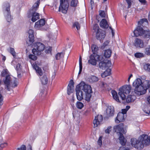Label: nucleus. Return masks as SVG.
I'll return each instance as SVG.
<instances>
[{"label": "nucleus", "mask_w": 150, "mask_h": 150, "mask_svg": "<svg viewBox=\"0 0 150 150\" xmlns=\"http://www.w3.org/2000/svg\"><path fill=\"white\" fill-rule=\"evenodd\" d=\"M51 51L52 47H49L46 48L45 52L46 53H51Z\"/></svg>", "instance_id": "49530a36"}, {"label": "nucleus", "mask_w": 150, "mask_h": 150, "mask_svg": "<svg viewBox=\"0 0 150 150\" xmlns=\"http://www.w3.org/2000/svg\"><path fill=\"white\" fill-rule=\"evenodd\" d=\"M112 51L110 49L107 50L105 51L104 53V56L107 58H109L111 56Z\"/></svg>", "instance_id": "473e14b6"}, {"label": "nucleus", "mask_w": 150, "mask_h": 150, "mask_svg": "<svg viewBox=\"0 0 150 150\" xmlns=\"http://www.w3.org/2000/svg\"><path fill=\"white\" fill-rule=\"evenodd\" d=\"M68 6V3L67 1H63V0H60V5L59 11H60L61 10L63 13H66L67 12Z\"/></svg>", "instance_id": "9b49d317"}, {"label": "nucleus", "mask_w": 150, "mask_h": 150, "mask_svg": "<svg viewBox=\"0 0 150 150\" xmlns=\"http://www.w3.org/2000/svg\"><path fill=\"white\" fill-rule=\"evenodd\" d=\"M34 68L36 71L38 75L41 76L43 75V73L41 69L37 65H34Z\"/></svg>", "instance_id": "393cba45"}, {"label": "nucleus", "mask_w": 150, "mask_h": 150, "mask_svg": "<svg viewBox=\"0 0 150 150\" xmlns=\"http://www.w3.org/2000/svg\"><path fill=\"white\" fill-rule=\"evenodd\" d=\"M130 149L129 147L122 146L120 147L118 150H129Z\"/></svg>", "instance_id": "8fccbe9b"}, {"label": "nucleus", "mask_w": 150, "mask_h": 150, "mask_svg": "<svg viewBox=\"0 0 150 150\" xmlns=\"http://www.w3.org/2000/svg\"><path fill=\"white\" fill-rule=\"evenodd\" d=\"M150 86V81L148 80H142V87L141 88H143L144 91H145V93L146 92V90L149 88Z\"/></svg>", "instance_id": "a211bd4d"}, {"label": "nucleus", "mask_w": 150, "mask_h": 150, "mask_svg": "<svg viewBox=\"0 0 150 150\" xmlns=\"http://www.w3.org/2000/svg\"><path fill=\"white\" fill-rule=\"evenodd\" d=\"M77 108L79 109H81L83 107V105L81 102L78 101L76 103Z\"/></svg>", "instance_id": "4c0bfd02"}, {"label": "nucleus", "mask_w": 150, "mask_h": 150, "mask_svg": "<svg viewBox=\"0 0 150 150\" xmlns=\"http://www.w3.org/2000/svg\"><path fill=\"white\" fill-rule=\"evenodd\" d=\"M8 72L7 69H4L1 72V75L2 76H6L5 79L4 80L5 89H6L8 91H10L11 90L12 91L11 87L14 88L16 87L17 85V81L16 79H12L9 75H7Z\"/></svg>", "instance_id": "f03ea898"}, {"label": "nucleus", "mask_w": 150, "mask_h": 150, "mask_svg": "<svg viewBox=\"0 0 150 150\" xmlns=\"http://www.w3.org/2000/svg\"><path fill=\"white\" fill-rule=\"evenodd\" d=\"M111 130V127H109L107 129L105 130V132L106 133L109 134Z\"/></svg>", "instance_id": "864d4df0"}, {"label": "nucleus", "mask_w": 150, "mask_h": 150, "mask_svg": "<svg viewBox=\"0 0 150 150\" xmlns=\"http://www.w3.org/2000/svg\"><path fill=\"white\" fill-rule=\"evenodd\" d=\"M109 28L111 30L112 36H114V32L113 31V29L110 26L109 27Z\"/></svg>", "instance_id": "e2e57ef3"}, {"label": "nucleus", "mask_w": 150, "mask_h": 150, "mask_svg": "<svg viewBox=\"0 0 150 150\" xmlns=\"http://www.w3.org/2000/svg\"><path fill=\"white\" fill-rule=\"evenodd\" d=\"M92 51L93 54H97V51L98 50V48L96 45L93 44L91 46Z\"/></svg>", "instance_id": "7c9ffc66"}, {"label": "nucleus", "mask_w": 150, "mask_h": 150, "mask_svg": "<svg viewBox=\"0 0 150 150\" xmlns=\"http://www.w3.org/2000/svg\"><path fill=\"white\" fill-rule=\"evenodd\" d=\"M64 56V54L62 52L59 53L56 55V59L57 60L60 59L61 58H63Z\"/></svg>", "instance_id": "e433bc0d"}, {"label": "nucleus", "mask_w": 150, "mask_h": 150, "mask_svg": "<svg viewBox=\"0 0 150 150\" xmlns=\"http://www.w3.org/2000/svg\"><path fill=\"white\" fill-rule=\"evenodd\" d=\"M101 83H102L103 86H104V87H105V85H106L105 83H104L103 82H101Z\"/></svg>", "instance_id": "774afa93"}, {"label": "nucleus", "mask_w": 150, "mask_h": 150, "mask_svg": "<svg viewBox=\"0 0 150 150\" xmlns=\"http://www.w3.org/2000/svg\"><path fill=\"white\" fill-rule=\"evenodd\" d=\"M93 29L94 30V32L96 33V34L102 30L100 29L99 26L97 24H95L93 25Z\"/></svg>", "instance_id": "c9c22d12"}, {"label": "nucleus", "mask_w": 150, "mask_h": 150, "mask_svg": "<svg viewBox=\"0 0 150 150\" xmlns=\"http://www.w3.org/2000/svg\"><path fill=\"white\" fill-rule=\"evenodd\" d=\"M73 26L76 27L78 30H79L80 28V26L78 22H75L73 24Z\"/></svg>", "instance_id": "37998d69"}, {"label": "nucleus", "mask_w": 150, "mask_h": 150, "mask_svg": "<svg viewBox=\"0 0 150 150\" xmlns=\"http://www.w3.org/2000/svg\"><path fill=\"white\" fill-rule=\"evenodd\" d=\"M3 97L2 96V95L0 93V105H1L3 101Z\"/></svg>", "instance_id": "4d7b16f0"}, {"label": "nucleus", "mask_w": 150, "mask_h": 150, "mask_svg": "<svg viewBox=\"0 0 150 150\" xmlns=\"http://www.w3.org/2000/svg\"><path fill=\"white\" fill-rule=\"evenodd\" d=\"M127 111L125 109H122V112L121 113H122L123 114H124L126 113Z\"/></svg>", "instance_id": "0e129e2a"}, {"label": "nucleus", "mask_w": 150, "mask_h": 150, "mask_svg": "<svg viewBox=\"0 0 150 150\" xmlns=\"http://www.w3.org/2000/svg\"><path fill=\"white\" fill-rule=\"evenodd\" d=\"M79 65H82V58L80 57L79 59Z\"/></svg>", "instance_id": "052dcab7"}, {"label": "nucleus", "mask_w": 150, "mask_h": 150, "mask_svg": "<svg viewBox=\"0 0 150 150\" xmlns=\"http://www.w3.org/2000/svg\"><path fill=\"white\" fill-rule=\"evenodd\" d=\"M103 120V117L101 115H98L97 116L95 117L94 120L93 121V123L94 125V127H96L99 125L100 122H101Z\"/></svg>", "instance_id": "2eb2a0df"}, {"label": "nucleus", "mask_w": 150, "mask_h": 150, "mask_svg": "<svg viewBox=\"0 0 150 150\" xmlns=\"http://www.w3.org/2000/svg\"><path fill=\"white\" fill-rule=\"evenodd\" d=\"M76 91L77 98L79 100H81L84 97L86 101H90L93 92L90 85L81 82L77 86Z\"/></svg>", "instance_id": "f257e3e1"}, {"label": "nucleus", "mask_w": 150, "mask_h": 150, "mask_svg": "<svg viewBox=\"0 0 150 150\" xmlns=\"http://www.w3.org/2000/svg\"><path fill=\"white\" fill-rule=\"evenodd\" d=\"M105 35V32L102 30L96 34V38L97 39L100 40L101 42L104 38Z\"/></svg>", "instance_id": "6ab92c4d"}, {"label": "nucleus", "mask_w": 150, "mask_h": 150, "mask_svg": "<svg viewBox=\"0 0 150 150\" xmlns=\"http://www.w3.org/2000/svg\"><path fill=\"white\" fill-rule=\"evenodd\" d=\"M145 53L147 55H150V46L149 45L145 49Z\"/></svg>", "instance_id": "a19ab883"}, {"label": "nucleus", "mask_w": 150, "mask_h": 150, "mask_svg": "<svg viewBox=\"0 0 150 150\" xmlns=\"http://www.w3.org/2000/svg\"><path fill=\"white\" fill-rule=\"evenodd\" d=\"M17 150H26V147L25 145H22L19 148L17 149Z\"/></svg>", "instance_id": "de8ad7c7"}, {"label": "nucleus", "mask_w": 150, "mask_h": 150, "mask_svg": "<svg viewBox=\"0 0 150 150\" xmlns=\"http://www.w3.org/2000/svg\"><path fill=\"white\" fill-rule=\"evenodd\" d=\"M109 43V42L108 41H106L103 44V46L104 47L106 46Z\"/></svg>", "instance_id": "13d9d810"}, {"label": "nucleus", "mask_w": 150, "mask_h": 150, "mask_svg": "<svg viewBox=\"0 0 150 150\" xmlns=\"http://www.w3.org/2000/svg\"><path fill=\"white\" fill-rule=\"evenodd\" d=\"M40 78L41 82L42 84L45 85L47 83L48 79L45 75H43L42 77Z\"/></svg>", "instance_id": "c85d7f7f"}, {"label": "nucleus", "mask_w": 150, "mask_h": 150, "mask_svg": "<svg viewBox=\"0 0 150 150\" xmlns=\"http://www.w3.org/2000/svg\"><path fill=\"white\" fill-rule=\"evenodd\" d=\"M123 127V123H120L113 127V129L118 136L120 142L122 145H125L126 142V140L123 135V134L125 133Z\"/></svg>", "instance_id": "7ed1b4c3"}, {"label": "nucleus", "mask_w": 150, "mask_h": 150, "mask_svg": "<svg viewBox=\"0 0 150 150\" xmlns=\"http://www.w3.org/2000/svg\"><path fill=\"white\" fill-rule=\"evenodd\" d=\"M79 72L78 73L79 74H80L81 73L82 71V65H79Z\"/></svg>", "instance_id": "bf43d9fd"}, {"label": "nucleus", "mask_w": 150, "mask_h": 150, "mask_svg": "<svg viewBox=\"0 0 150 150\" xmlns=\"http://www.w3.org/2000/svg\"><path fill=\"white\" fill-rule=\"evenodd\" d=\"M134 45L137 48H142L144 47V42L140 39L136 38L134 43Z\"/></svg>", "instance_id": "dca6fc26"}, {"label": "nucleus", "mask_w": 150, "mask_h": 150, "mask_svg": "<svg viewBox=\"0 0 150 150\" xmlns=\"http://www.w3.org/2000/svg\"><path fill=\"white\" fill-rule=\"evenodd\" d=\"M135 56L138 58H140L143 57V54L141 53H136L134 54Z\"/></svg>", "instance_id": "c03bdc74"}, {"label": "nucleus", "mask_w": 150, "mask_h": 150, "mask_svg": "<svg viewBox=\"0 0 150 150\" xmlns=\"http://www.w3.org/2000/svg\"><path fill=\"white\" fill-rule=\"evenodd\" d=\"M100 27L103 28H107L108 27V25L106 20L105 19H102L100 23Z\"/></svg>", "instance_id": "5701e85b"}, {"label": "nucleus", "mask_w": 150, "mask_h": 150, "mask_svg": "<svg viewBox=\"0 0 150 150\" xmlns=\"http://www.w3.org/2000/svg\"><path fill=\"white\" fill-rule=\"evenodd\" d=\"M126 2L128 5V8H130L132 5V1L131 0H126Z\"/></svg>", "instance_id": "603ef678"}, {"label": "nucleus", "mask_w": 150, "mask_h": 150, "mask_svg": "<svg viewBox=\"0 0 150 150\" xmlns=\"http://www.w3.org/2000/svg\"><path fill=\"white\" fill-rule=\"evenodd\" d=\"M143 110L146 114L150 116V105L148 104L144 105Z\"/></svg>", "instance_id": "b1692460"}, {"label": "nucleus", "mask_w": 150, "mask_h": 150, "mask_svg": "<svg viewBox=\"0 0 150 150\" xmlns=\"http://www.w3.org/2000/svg\"><path fill=\"white\" fill-rule=\"evenodd\" d=\"M144 22H148V21L146 18H143L141 19L138 22V25L136 28H137L138 27H139L140 28H143V25L142 24Z\"/></svg>", "instance_id": "c756f323"}, {"label": "nucleus", "mask_w": 150, "mask_h": 150, "mask_svg": "<svg viewBox=\"0 0 150 150\" xmlns=\"http://www.w3.org/2000/svg\"><path fill=\"white\" fill-rule=\"evenodd\" d=\"M10 53L13 57H14L16 53L13 48H10Z\"/></svg>", "instance_id": "3c124183"}, {"label": "nucleus", "mask_w": 150, "mask_h": 150, "mask_svg": "<svg viewBox=\"0 0 150 150\" xmlns=\"http://www.w3.org/2000/svg\"><path fill=\"white\" fill-rule=\"evenodd\" d=\"M147 100L148 103V104L150 105V96L147 97Z\"/></svg>", "instance_id": "680f3d73"}, {"label": "nucleus", "mask_w": 150, "mask_h": 150, "mask_svg": "<svg viewBox=\"0 0 150 150\" xmlns=\"http://www.w3.org/2000/svg\"><path fill=\"white\" fill-rule=\"evenodd\" d=\"M103 59V56L99 55L98 54H91L90 56V59L88 60V62L89 64L93 65H96L97 62L102 60Z\"/></svg>", "instance_id": "9d476101"}, {"label": "nucleus", "mask_w": 150, "mask_h": 150, "mask_svg": "<svg viewBox=\"0 0 150 150\" xmlns=\"http://www.w3.org/2000/svg\"><path fill=\"white\" fill-rule=\"evenodd\" d=\"M39 13L30 10L27 13L28 18H31V20L33 22H35L39 19Z\"/></svg>", "instance_id": "f8f14e48"}, {"label": "nucleus", "mask_w": 150, "mask_h": 150, "mask_svg": "<svg viewBox=\"0 0 150 150\" xmlns=\"http://www.w3.org/2000/svg\"><path fill=\"white\" fill-rule=\"evenodd\" d=\"M139 1L143 5H145L146 4V0H139Z\"/></svg>", "instance_id": "5fc2aeb1"}, {"label": "nucleus", "mask_w": 150, "mask_h": 150, "mask_svg": "<svg viewBox=\"0 0 150 150\" xmlns=\"http://www.w3.org/2000/svg\"><path fill=\"white\" fill-rule=\"evenodd\" d=\"M136 97L134 95H129L126 98V101L128 103H129L134 101L136 99Z\"/></svg>", "instance_id": "bb28decb"}, {"label": "nucleus", "mask_w": 150, "mask_h": 150, "mask_svg": "<svg viewBox=\"0 0 150 150\" xmlns=\"http://www.w3.org/2000/svg\"><path fill=\"white\" fill-rule=\"evenodd\" d=\"M99 15L102 17L104 18L105 17L106 14L105 12L103 11H99Z\"/></svg>", "instance_id": "a18cd8bd"}, {"label": "nucleus", "mask_w": 150, "mask_h": 150, "mask_svg": "<svg viewBox=\"0 0 150 150\" xmlns=\"http://www.w3.org/2000/svg\"><path fill=\"white\" fill-rule=\"evenodd\" d=\"M147 138L146 139V140H148L149 141V144L150 142V136H148L147 135Z\"/></svg>", "instance_id": "69168bd1"}, {"label": "nucleus", "mask_w": 150, "mask_h": 150, "mask_svg": "<svg viewBox=\"0 0 150 150\" xmlns=\"http://www.w3.org/2000/svg\"><path fill=\"white\" fill-rule=\"evenodd\" d=\"M111 92L113 99L117 102H120L121 101L119 99L117 92L114 90H112Z\"/></svg>", "instance_id": "a878e982"}, {"label": "nucleus", "mask_w": 150, "mask_h": 150, "mask_svg": "<svg viewBox=\"0 0 150 150\" xmlns=\"http://www.w3.org/2000/svg\"><path fill=\"white\" fill-rule=\"evenodd\" d=\"M78 3L77 0H72L71 3V6L72 7H76L77 6Z\"/></svg>", "instance_id": "58836bf2"}, {"label": "nucleus", "mask_w": 150, "mask_h": 150, "mask_svg": "<svg viewBox=\"0 0 150 150\" xmlns=\"http://www.w3.org/2000/svg\"><path fill=\"white\" fill-rule=\"evenodd\" d=\"M134 36L138 37L142 36L144 39L148 40L150 39V31L149 30H144L143 28L139 27L136 28L133 32Z\"/></svg>", "instance_id": "39448f33"}, {"label": "nucleus", "mask_w": 150, "mask_h": 150, "mask_svg": "<svg viewBox=\"0 0 150 150\" xmlns=\"http://www.w3.org/2000/svg\"><path fill=\"white\" fill-rule=\"evenodd\" d=\"M21 68V64H18L16 66V68L17 70H19Z\"/></svg>", "instance_id": "6e6d98bb"}, {"label": "nucleus", "mask_w": 150, "mask_h": 150, "mask_svg": "<svg viewBox=\"0 0 150 150\" xmlns=\"http://www.w3.org/2000/svg\"><path fill=\"white\" fill-rule=\"evenodd\" d=\"M28 33L29 35V40L27 41V43L28 45L30 46L32 44L34 41V31L33 30L30 29L28 30Z\"/></svg>", "instance_id": "4468645a"}, {"label": "nucleus", "mask_w": 150, "mask_h": 150, "mask_svg": "<svg viewBox=\"0 0 150 150\" xmlns=\"http://www.w3.org/2000/svg\"><path fill=\"white\" fill-rule=\"evenodd\" d=\"M114 108L113 106H110L108 107L106 109V117H109L112 116L114 114Z\"/></svg>", "instance_id": "f3484780"}, {"label": "nucleus", "mask_w": 150, "mask_h": 150, "mask_svg": "<svg viewBox=\"0 0 150 150\" xmlns=\"http://www.w3.org/2000/svg\"><path fill=\"white\" fill-rule=\"evenodd\" d=\"M147 138V135H141L138 139L137 143L135 148L138 150H140L144 148V145H148L149 141L148 140H146Z\"/></svg>", "instance_id": "423d86ee"}, {"label": "nucleus", "mask_w": 150, "mask_h": 150, "mask_svg": "<svg viewBox=\"0 0 150 150\" xmlns=\"http://www.w3.org/2000/svg\"><path fill=\"white\" fill-rule=\"evenodd\" d=\"M36 1L33 5L32 7V9L31 10H33V11H35L39 7L40 4V0H35Z\"/></svg>", "instance_id": "cd10ccee"}, {"label": "nucleus", "mask_w": 150, "mask_h": 150, "mask_svg": "<svg viewBox=\"0 0 150 150\" xmlns=\"http://www.w3.org/2000/svg\"><path fill=\"white\" fill-rule=\"evenodd\" d=\"M89 79V82L91 83L96 82L99 80L98 78L95 76H91Z\"/></svg>", "instance_id": "2f4dec72"}, {"label": "nucleus", "mask_w": 150, "mask_h": 150, "mask_svg": "<svg viewBox=\"0 0 150 150\" xmlns=\"http://www.w3.org/2000/svg\"><path fill=\"white\" fill-rule=\"evenodd\" d=\"M45 20L43 19H41L35 23V28L39 30L40 28V27L43 26L45 24Z\"/></svg>", "instance_id": "aec40b11"}, {"label": "nucleus", "mask_w": 150, "mask_h": 150, "mask_svg": "<svg viewBox=\"0 0 150 150\" xmlns=\"http://www.w3.org/2000/svg\"><path fill=\"white\" fill-rule=\"evenodd\" d=\"M142 80L140 78H137L133 83V86L135 87L134 91L135 93L138 96L145 93V91L142 87Z\"/></svg>", "instance_id": "20e7f679"}, {"label": "nucleus", "mask_w": 150, "mask_h": 150, "mask_svg": "<svg viewBox=\"0 0 150 150\" xmlns=\"http://www.w3.org/2000/svg\"><path fill=\"white\" fill-rule=\"evenodd\" d=\"M130 108V107L129 106H126V109H125L127 111Z\"/></svg>", "instance_id": "338daca9"}, {"label": "nucleus", "mask_w": 150, "mask_h": 150, "mask_svg": "<svg viewBox=\"0 0 150 150\" xmlns=\"http://www.w3.org/2000/svg\"><path fill=\"white\" fill-rule=\"evenodd\" d=\"M74 82L73 80H71L67 86V94L69 95L73 92V88L74 87Z\"/></svg>", "instance_id": "412c9836"}, {"label": "nucleus", "mask_w": 150, "mask_h": 150, "mask_svg": "<svg viewBox=\"0 0 150 150\" xmlns=\"http://www.w3.org/2000/svg\"><path fill=\"white\" fill-rule=\"evenodd\" d=\"M138 139L135 138H132L131 139V144L133 147L136 148V145L137 144Z\"/></svg>", "instance_id": "f704fd0d"}, {"label": "nucleus", "mask_w": 150, "mask_h": 150, "mask_svg": "<svg viewBox=\"0 0 150 150\" xmlns=\"http://www.w3.org/2000/svg\"><path fill=\"white\" fill-rule=\"evenodd\" d=\"M10 5L8 2L4 3L2 6L3 11L6 19L8 22H10L12 19L10 11Z\"/></svg>", "instance_id": "0eeeda50"}, {"label": "nucleus", "mask_w": 150, "mask_h": 150, "mask_svg": "<svg viewBox=\"0 0 150 150\" xmlns=\"http://www.w3.org/2000/svg\"><path fill=\"white\" fill-rule=\"evenodd\" d=\"M35 55L30 54L28 56L29 59L33 60H35L37 59V57Z\"/></svg>", "instance_id": "79ce46f5"}, {"label": "nucleus", "mask_w": 150, "mask_h": 150, "mask_svg": "<svg viewBox=\"0 0 150 150\" xmlns=\"http://www.w3.org/2000/svg\"><path fill=\"white\" fill-rule=\"evenodd\" d=\"M144 69L148 71H150V64H146L144 65Z\"/></svg>", "instance_id": "ea45409f"}, {"label": "nucleus", "mask_w": 150, "mask_h": 150, "mask_svg": "<svg viewBox=\"0 0 150 150\" xmlns=\"http://www.w3.org/2000/svg\"><path fill=\"white\" fill-rule=\"evenodd\" d=\"M102 137L101 136H100L99 137L98 140V144L99 145V146L100 147L102 145Z\"/></svg>", "instance_id": "09e8293b"}, {"label": "nucleus", "mask_w": 150, "mask_h": 150, "mask_svg": "<svg viewBox=\"0 0 150 150\" xmlns=\"http://www.w3.org/2000/svg\"><path fill=\"white\" fill-rule=\"evenodd\" d=\"M110 69H108L104 71L103 73H102L101 74V76L103 78H105L106 76L110 75Z\"/></svg>", "instance_id": "72a5a7b5"}, {"label": "nucleus", "mask_w": 150, "mask_h": 150, "mask_svg": "<svg viewBox=\"0 0 150 150\" xmlns=\"http://www.w3.org/2000/svg\"><path fill=\"white\" fill-rule=\"evenodd\" d=\"M131 88V87L129 85L123 86L119 88L118 94L122 100L126 99V96L125 94H129L130 92Z\"/></svg>", "instance_id": "6e6552de"}, {"label": "nucleus", "mask_w": 150, "mask_h": 150, "mask_svg": "<svg viewBox=\"0 0 150 150\" xmlns=\"http://www.w3.org/2000/svg\"><path fill=\"white\" fill-rule=\"evenodd\" d=\"M125 120L124 115L121 112L119 113L116 118L115 121L116 123H118L123 121Z\"/></svg>", "instance_id": "4be33fe9"}, {"label": "nucleus", "mask_w": 150, "mask_h": 150, "mask_svg": "<svg viewBox=\"0 0 150 150\" xmlns=\"http://www.w3.org/2000/svg\"><path fill=\"white\" fill-rule=\"evenodd\" d=\"M111 63L110 61L103 60L100 61L99 64V67L103 70L105 69L106 68H109L111 66Z\"/></svg>", "instance_id": "ddd939ff"}, {"label": "nucleus", "mask_w": 150, "mask_h": 150, "mask_svg": "<svg viewBox=\"0 0 150 150\" xmlns=\"http://www.w3.org/2000/svg\"><path fill=\"white\" fill-rule=\"evenodd\" d=\"M34 47L32 52L34 54L38 55L40 54L41 52L44 50L45 46L42 43L37 42L34 43Z\"/></svg>", "instance_id": "1a4fd4ad"}]
</instances>
